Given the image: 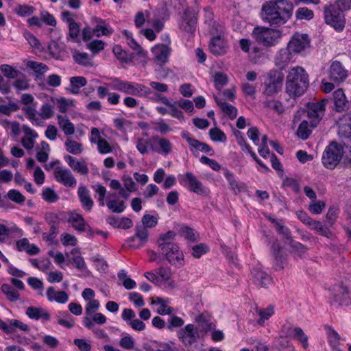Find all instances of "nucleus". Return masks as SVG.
I'll return each mask as SVG.
<instances>
[{"mask_svg": "<svg viewBox=\"0 0 351 351\" xmlns=\"http://www.w3.org/2000/svg\"><path fill=\"white\" fill-rule=\"evenodd\" d=\"M112 86L113 88L123 92L125 94L132 95H147L151 93V90L146 87L145 86L136 84L134 86L132 83L121 81L119 78H113L112 79Z\"/></svg>", "mask_w": 351, "mask_h": 351, "instance_id": "8", "label": "nucleus"}, {"mask_svg": "<svg viewBox=\"0 0 351 351\" xmlns=\"http://www.w3.org/2000/svg\"><path fill=\"white\" fill-rule=\"evenodd\" d=\"M223 175L228 180L231 189L235 195H237L241 191V187L238 184V182L235 180L233 173L230 172L228 169H223Z\"/></svg>", "mask_w": 351, "mask_h": 351, "instance_id": "33", "label": "nucleus"}, {"mask_svg": "<svg viewBox=\"0 0 351 351\" xmlns=\"http://www.w3.org/2000/svg\"><path fill=\"white\" fill-rule=\"evenodd\" d=\"M273 223L275 225L276 230L282 234L285 239L288 241L292 239L291 231L289 229L285 226L280 221L274 220Z\"/></svg>", "mask_w": 351, "mask_h": 351, "instance_id": "47", "label": "nucleus"}, {"mask_svg": "<svg viewBox=\"0 0 351 351\" xmlns=\"http://www.w3.org/2000/svg\"><path fill=\"white\" fill-rule=\"evenodd\" d=\"M209 136L210 139L215 142L224 143L227 140L225 133L217 127L209 130Z\"/></svg>", "mask_w": 351, "mask_h": 351, "instance_id": "42", "label": "nucleus"}, {"mask_svg": "<svg viewBox=\"0 0 351 351\" xmlns=\"http://www.w3.org/2000/svg\"><path fill=\"white\" fill-rule=\"evenodd\" d=\"M53 114L52 106L49 104H44L39 112V116L43 119L51 118Z\"/></svg>", "mask_w": 351, "mask_h": 351, "instance_id": "62", "label": "nucleus"}, {"mask_svg": "<svg viewBox=\"0 0 351 351\" xmlns=\"http://www.w3.org/2000/svg\"><path fill=\"white\" fill-rule=\"evenodd\" d=\"M94 34L96 36L99 37L100 36H109L113 32L112 28H108L107 24L99 25H96L93 28Z\"/></svg>", "mask_w": 351, "mask_h": 351, "instance_id": "55", "label": "nucleus"}, {"mask_svg": "<svg viewBox=\"0 0 351 351\" xmlns=\"http://www.w3.org/2000/svg\"><path fill=\"white\" fill-rule=\"evenodd\" d=\"M184 180L187 183L189 189L200 195H208L209 190L203 186L202 182L191 172L185 174Z\"/></svg>", "mask_w": 351, "mask_h": 351, "instance_id": "17", "label": "nucleus"}, {"mask_svg": "<svg viewBox=\"0 0 351 351\" xmlns=\"http://www.w3.org/2000/svg\"><path fill=\"white\" fill-rule=\"evenodd\" d=\"M80 32V26L78 23H70L69 25V36L74 40H77Z\"/></svg>", "mask_w": 351, "mask_h": 351, "instance_id": "60", "label": "nucleus"}, {"mask_svg": "<svg viewBox=\"0 0 351 351\" xmlns=\"http://www.w3.org/2000/svg\"><path fill=\"white\" fill-rule=\"evenodd\" d=\"M69 217L67 221L72 225V226L80 232H84L86 230L87 223L84 217L77 213L70 212L69 213Z\"/></svg>", "mask_w": 351, "mask_h": 351, "instance_id": "26", "label": "nucleus"}, {"mask_svg": "<svg viewBox=\"0 0 351 351\" xmlns=\"http://www.w3.org/2000/svg\"><path fill=\"white\" fill-rule=\"evenodd\" d=\"M308 87V75L301 66L292 68L286 81V92L291 97L295 98L304 93Z\"/></svg>", "mask_w": 351, "mask_h": 351, "instance_id": "2", "label": "nucleus"}, {"mask_svg": "<svg viewBox=\"0 0 351 351\" xmlns=\"http://www.w3.org/2000/svg\"><path fill=\"white\" fill-rule=\"evenodd\" d=\"M293 337L302 343L304 349L308 348V337L300 327H295L293 330Z\"/></svg>", "mask_w": 351, "mask_h": 351, "instance_id": "40", "label": "nucleus"}, {"mask_svg": "<svg viewBox=\"0 0 351 351\" xmlns=\"http://www.w3.org/2000/svg\"><path fill=\"white\" fill-rule=\"evenodd\" d=\"M107 206L110 210L115 213H121L125 208L124 202L123 201L118 202L115 199L108 201L107 202Z\"/></svg>", "mask_w": 351, "mask_h": 351, "instance_id": "51", "label": "nucleus"}, {"mask_svg": "<svg viewBox=\"0 0 351 351\" xmlns=\"http://www.w3.org/2000/svg\"><path fill=\"white\" fill-rule=\"evenodd\" d=\"M148 230L145 226L137 224L135 227V234L128 240L129 247L137 249L143 246L148 240Z\"/></svg>", "mask_w": 351, "mask_h": 351, "instance_id": "13", "label": "nucleus"}, {"mask_svg": "<svg viewBox=\"0 0 351 351\" xmlns=\"http://www.w3.org/2000/svg\"><path fill=\"white\" fill-rule=\"evenodd\" d=\"M220 27L218 25H214L213 28L210 30V33L213 37L209 43V49L210 52L216 56H221L227 52L228 46L227 42L218 34Z\"/></svg>", "mask_w": 351, "mask_h": 351, "instance_id": "10", "label": "nucleus"}, {"mask_svg": "<svg viewBox=\"0 0 351 351\" xmlns=\"http://www.w3.org/2000/svg\"><path fill=\"white\" fill-rule=\"evenodd\" d=\"M71 254L73 255V257L70 258V261L75 268L82 269L85 267L86 264L84 258L81 256L78 250L73 249Z\"/></svg>", "mask_w": 351, "mask_h": 351, "instance_id": "37", "label": "nucleus"}, {"mask_svg": "<svg viewBox=\"0 0 351 351\" xmlns=\"http://www.w3.org/2000/svg\"><path fill=\"white\" fill-rule=\"evenodd\" d=\"M176 229L178 233L186 239L193 242L197 240L194 230L191 228L184 225H178Z\"/></svg>", "mask_w": 351, "mask_h": 351, "instance_id": "34", "label": "nucleus"}, {"mask_svg": "<svg viewBox=\"0 0 351 351\" xmlns=\"http://www.w3.org/2000/svg\"><path fill=\"white\" fill-rule=\"evenodd\" d=\"M228 78L227 75L221 73L217 72L214 75V82L215 88L220 90L228 83Z\"/></svg>", "mask_w": 351, "mask_h": 351, "instance_id": "46", "label": "nucleus"}, {"mask_svg": "<svg viewBox=\"0 0 351 351\" xmlns=\"http://www.w3.org/2000/svg\"><path fill=\"white\" fill-rule=\"evenodd\" d=\"M311 133V129L308 128V123L307 121H302L299 125L297 130L298 136L302 140H306L308 138Z\"/></svg>", "mask_w": 351, "mask_h": 351, "instance_id": "44", "label": "nucleus"}, {"mask_svg": "<svg viewBox=\"0 0 351 351\" xmlns=\"http://www.w3.org/2000/svg\"><path fill=\"white\" fill-rule=\"evenodd\" d=\"M293 10V5L288 0H271L263 4L261 14L271 26H280L291 18Z\"/></svg>", "mask_w": 351, "mask_h": 351, "instance_id": "1", "label": "nucleus"}, {"mask_svg": "<svg viewBox=\"0 0 351 351\" xmlns=\"http://www.w3.org/2000/svg\"><path fill=\"white\" fill-rule=\"evenodd\" d=\"M1 291L6 295L7 298L11 302L16 301L20 296L19 292L8 284H3L1 287Z\"/></svg>", "mask_w": 351, "mask_h": 351, "instance_id": "36", "label": "nucleus"}, {"mask_svg": "<svg viewBox=\"0 0 351 351\" xmlns=\"http://www.w3.org/2000/svg\"><path fill=\"white\" fill-rule=\"evenodd\" d=\"M141 221L142 224L141 225L145 226V227L147 229L148 228L155 227L158 223V219L153 215L146 214L143 217Z\"/></svg>", "mask_w": 351, "mask_h": 351, "instance_id": "57", "label": "nucleus"}, {"mask_svg": "<svg viewBox=\"0 0 351 351\" xmlns=\"http://www.w3.org/2000/svg\"><path fill=\"white\" fill-rule=\"evenodd\" d=\"M325 21L337 31H341L345 27V19L343 12L335 5H326L324 8Z\"/></svg>", "mask_w": 351, "mask_h": 351, "instance_id": "6", "label": "nucleus"}, {"mask_svg": "<svg viewBox=\"0 0 351 351\" xmlns=\"http://www.w3.org/2000/svg\"><path fill=\"white\" fill-rule=\"evenodd\" d=\"M42 196L43 198L49 203H54L59 199L58 195L51 188L43 189Z\"/></svg>", "mask_w": 351, "mask_h": 351, "instance_id": "49", "label": "nucleus"}, {"mask_svg": "<svg viewBox=\"0 0 351 351\" xmlns=\"http://www.w3.org/2000/svg\"><path fill=\"white\" fill-rule=\"evenodd\" d=\"M284 81V74L282 71L272 69L267 75L263 83L264 89L263 95L265 96H273L280 91Z\"/></svg>", "mask_w": 351, "mask_h": 351, "instance_id": "5", "label": "nucleus"}, {"mask_svg": "<svg viewBox=\"0 0 351 351\" xmlns=\"http://www.w3.org/2000/svg\"><path fill=\"white\" fill-rule=\"evenodd\" d=\"M87 48L95 54L104 49V43L100 40H95L87 45Z\"/></svg>", "mask_w": 351, "mask_h": 351, "instance_id": "58", "label": "nucleus"}, {"mask_svg": "<svg viewBox=\"0 0 351 351\" xmlns=\"http://www.w3.org/2000/svg\"><path fill=\"white\" fill-rule=\"evenodd\" d=\"M0 70L3 76L8 79H15L21 73L19 70L15 69L13 66L7 64H1L0 66Z\"/></svg>", "mask_w": 351, "mask_h": 351, "instance_id": "38", "label": "nucleus"}, {"mask_svg": "<svg viewBox=\"0 0 351 351\" xmlns=\"http://www.w3.org/2000/svg\"><path fill=\"white\" fill-rule=\"evenodd\" d=\"M40 20L47 25L53 27H55L57 23L55 17L47 11L41 12Z\"/></svg>", "mask_w": 351, "mask_h": 351, "instance_id": "63", "label": "nucleus"}, {"mask_svg": "<svg viewBox=\"0 0 351 351\" xmlns=\"http://www.w3.org/2000/svg\"><path fill=\"white\" fill-rule=\"evenodd\" d=\"M47 297L49 301L56 302L60 304H65L69 300L68 294L64 291L56 292L53 287H49L47 290Z\"/></svg>", "mask_w": 351, "mask_h": 351, "instance_id": "27", "label": "nucleus"}, {"mask_svg": "<svg viewBox=\"0 0 351 351\" xmlns=\"http://www.w3.org/2000/svg\"><path fill=\"white\" fill-rule=\"evenodd\" d=\"M178 337L185 347H189L197 342L199 332L195 325L189 324L178 331Z\"/></svg>", "mask_w": 351, "mask_h": 351, "instance_id": "11", "label": "nucleus"}, {"mask_svg": "<svg viewBox=\"0 0 351 351\" xmlns=\"http://www.w3.org/2000/svg\"><path fill=\"white\" fill-rule=\"evenodd\" d=\"M157 64L162 66L169 59L171 49L166 45H156L152 49Z\"/></svg>", "mask_w": 351, "mask_h": 351, "instance_id": "21", "label": "nucleus"}, {"mask_svg": "<svg viewBox=\"0 0 351 351\" xmlns=\"http://www.w3.org/2000/svg\"><path fill=\"white\" fill-rule=\"evenodd\" d=\"M8 197L18 204H22L24 202L25 198L22 193L15 189L10 190L8 193Z\"/></svg>", "mask_w": 351, "mask_h": 351, "instance_id": "56", "label": "nucleus"}, {"mask_svg": "<svg viewBox=\"0 0 351 351\" xmlns=\"http://www.w3.org/2000/svg\"><path fill=\"white\" fill-rule=\"evenodd\" d=\"M35 10L32 6L24 4L19 5L14 8V12L20 16H27L31 15Z\"/></svg>", "mask_w": 351, "mask_h": 351, "instance_id": "50", "label": "nucleus"}, {"mask_svg": "<svg viewBox=\"0 0 351 351\" xmlns=\"http://www.w3.org/2000/svg\"><path fill=\"white\" fill-rule=\"evenodd\" d=\"M255 311L260 316V319L257 322L261 326H263L265 321L268 319L274 313L273 306H269L266 308H260L256 306L255 308Z\"/></svg>", "mask_w": 351, "mask_h": 351, "instance_id": "35", "label": "nucleus"}, {"mask_svg": "<svg viewBox=\"0 0 351 351\" xmlns=\"http://www.w3.org/2000/svg\"><path fill=\"white\" fill-rule=\"evenodd\" d=\"M27 66L32 69L38 75H43L49 69L46 64L36 61H28L27 62Z\"/></svg>", "mask_w": 351, "mask_h": 351, "instance_id": "43", "label": "nucleus"}, {"mask_svg": "<svg viewBox=\"0 0 351 351\" xmlns=\"http://www.w3.org/2000/svg\"><path fill=\"white\" fill-rule=\"evenodd\" d=\"M53 176L56 180L67 187H74L77 181L69 169L57 167L54 169Z\"/></svg>", "mask_w": 351, "mask_h": 351, "instance_id": "14", "label": "nucleus"}, {"mask_svg": "<svg viewBox=\"0 0 351 351\" xmlns=\"http://www.w3.org/2000/svg\"><path fill=\"white\" fill-rule=\"evenodd\" d=\"M192 250V256L199 258L208 251V247L204 243H200L193 247Z\"/></svg>", "mask_w": 351, "mask_h": 351, "instance_id": "59", "label": "nucleus"}, {"mask_svg": "<svg viewBox=\"0 0 351 351\" xmlns=\"http://www.w3.org/2000/svg\"><path fill=\"white\" fill-rule=\"evenodd\" d=\"M152 351H178L177 348L173 346V343L154 342L152 345Z\"/></svg>", "mask_w": 351, "mask_h": 351, "instance_id": "52", "label": "nucleus"}, {"mask_svg": "<svg viewBox=\"0 0 351 351\" xmlns=\"http://www.w3.org/2000/svg\"><path fill=\"white\" fill-rule=\"evenodd\" d=\"M329 99L330 100L329 103H333V109L337 112H346L350 108V102L341 88L335 91L333 99Z\"/></svg>", "mask_w": 351, "mask_h": 351, "instance_id": "18", "label": "nucleus"}, {"mask_svg": "<svg viewBox=\"0 0 351 351\" xmlns=\"http://www.w3.org/2000/svg\"><path fill=\"white\" fill-rule=\"evenodd\" d=\"M330 291L332 303H337L340 306H347L350 303L349 291L342 282L334 285Z\"/></svg>", "mask_w": 351, "mask_h": 351, "instance_id": "12", "label": "nucleus"}, {"mask_svg": "<svg viewBox=\"0 0 351 351\" xmlns=\"http://www.w3.org/2000/svg\"><path fill=\"white\" fill-rule=\"evenodd\" d=\"M293 53L287 47L281 49L275 58V64L280 71L285 69L292 62Z\"/></svg>", "mask_w": 351, "mask_h": 351, "instance_id": "20", "label": "nucleus"}, {"mask_svg": "<svg viewBox=\"0 0 351 351\" xmlns=\"http://www.w3.org/2000/svg\"><path fill=\"white\" fill-rule=\"evenodd\" d=\"M265 107L269 108L275 110L276 112L281 114L284 112L285 109L282 102L275 100H265L263 102Z\"/></svg>", "mask_w": 351, "mask_h": 351, "instance_id": "53", "label": "nucleus"}, {"mask_svg": "<svg viewBox=\"0 0 351 351\" xmlns=\"http://www.w3.org/2000/svg\"><path fill=\"white\" fill-rule=\"evenodd\" d=\"M330 101L328 98H324L319 101L308 104L307 115L311 119V128H315L319 124L324 116L326 104Z\"/></svg>", "mask_w": 351, "mask_h": 351, "instance_id": "9", "label": "nucleus"}, {"mask_svg": "<svg viewBox=\"0 0 351 351\" xmlns=\"http://www.w3.org/2000/svg\"><path fill=\"white\" fill-rule=\"evenodd\" d=\"M268 137L267 135H263L261 138V146L258 148V154L263 158H267L270 155V151L267 145Z\"/></svg>", "mask_w": 351, "mask_h": 351, "instance_id": "54", "label": "nucleus"}, {"mask_svg": "<svg viewBox=\"0 0 351 351\" xmlns=\"http://www.w3.org/2000/svg\"><path fill=\"white\" fill-rule=\"evenodd\" d=\"M66 151L72 154H78L82 153L83 148L82 145L75 141L67 139L65 141Z\"/></svg>", "mask_w": 351, "mask_h": 351, "instance_id": "41", "label": "nucleus"}, {"mask_svg": "<svg viewBox=\"0 0 351 351\" xmlns=\"http://www.w3.org/2000/svg\"><path fill=\"white\" fill-rule=\"evenodd\" d=\"M197 11L193 8H189L185 10V19L181 27L186 32L193 34L196 29Z\"/></svg>", "mask_w": 351, "mask_h": 351, "instance_id": "19", "label": "nucleus"}, {"mask_svg": "<svg viewBox=\"0 0 351 351\" xmlns=\"http://www.w3.org/2000/svg\"><path fill=\"white\" fill-rule=\"evenodd\" d=\"M191 142L193 143L190 148L191 152H193L194 149H197L205 152L210 156H213L214 154V150L209 145L200 142L198 140L191 141Z\"/></svg>", "mask_w": 351, "mask_h": 351, "instance_id": "39", "label": "nucleus"}, {"mask_svg": "<svg viewBox=\"0 0 351 351\" xmlns=\"http://www.w3.org/2000/svg\"><path fill=\"white\" fill-rule=\"evenodd\" d=\"M48 51L50 55L58 59L60 56V49L59 45L56 41H51L48 45Z\"/></svg>", "mask_w": 351, "mask_h": 351, "instance_id": "64", "label": "nucleus"}, {"mask_svg": "<svg viewBox=\"0 0 351 351\" xmlns=\"http://www.w3.org/2000/svg\"><path fill=\"white\" fill-rule=\"evenodd\" d=\"M50 230L49 232H43V239L47 241L53 242L54 239L56 237L58 234V228L59 226H49Z\"/></svg>", "mask_w": 351, "mask_h": 351, "instance_id": "61", "label": "nucleus"}, {"mask_svg": "<svg viewBox=\"0 0 351 351\" xmlns=\"http://www.w3.org/2000/svg\"><path fill=\"white\" fill-rule=\"evenodd\" d=\"M313 16V12L306 7L299 8L295 12V17L299 20H311Z\"/></svg>", "mask_w": 351, "mask_h": 351, "instance_id": "48", "label": "nucleus"}, {"mask_svg": "<svg viewBox=\"0 0 351 351\" xmlns=\"http://www.w3.org/2000/svg\"><path fill=\"white\" fill-rule=\"evenodd\" d=\"M87 83L86 79L82 76L71 77L70 78V88L68 90L74 95L80 93V88Z\"/></svg>", "mask_w": 351, "mask_h": 351, "instance_id": "29", "label": "nucleus"}, {"mask_svg": "<svg viewBox=\"0 0 351 351\" xmlns=\"http://www.w3.org/2000/svg\"><path fill=\"white\" fill-rule=\"evenodd\" d=\"M252 36L258 43L271 47L278 43L281 37V32L276 29L258 26L254 28Z\"/></svg>", "mask_w": 351, "mask_h": 351, "instance_id": "4", "label": "nucleus"}, {"mask_svg": "<svg viewBox=\"0 0 351 351\" xmlns=\"http://www.w3.org/2000/svg\"><path fill=\"white\" fill-rule=\"evenodd\" d=\"M252 275L254 283L259 287H267L271 284V278L260 269H253Z\"/></svg>", "mask_w": 351, "mask_h": 351, "instance_id": "22", "label": "nucleus"}, {"mask_svg": "<svg viewBox=\"0 0 351 351\" xmlns=\"http://www.w3.org/2000/svg\"><path fill=\"white\" fill-rule=\"evenodd\" d=\"M78 196L83 207L90 210L93 206V201L90 198L89 191L86 186H80L78 189Z\"/></svg>", "mask_w": 351, "mask_h": 351, "instance_id": "28", "label": "nucleus"}, {"mask_svg": "<svg viewBox=\"0 0 351 351\" xmlns=\"http://www.w3.org/2000/svg\"><path fill=\"white\" fill-rule=\"evenodd\" d=\"M25 314L29 318L35 320L43 319L48 321L51 318L50 314L45 309L33 306L27 308Z\"/></svg>", "mask_w": 351, "mask_h": 351, "instance_id": "23", "label": "nucleus"}, {"mask_svg": "<svg viewBox=\"0 0 351 351\" xmlns=\"http://www.w3.org/2000/svg\"><path fill=\"white\" fill-rule=\"evenodd\" d=\"M215 101L220 107L221 110L226 114L230 119H234L237 117V109L234 106L217 97L215 98Z\"/></svg>", "mask_w": 351, "mask_h": 351, "instance_id": "30", "label": "nucleus"}, {"mask_svg": "<svg viewBox=\"0 0 351 351\" xmlns=\"http://www.w3.org/2000/svg\"><path fill=\"white\" fill-rule=\"evenodd\" d=\"M310 40L307 34H295L288 43L287 47L293 53H298L309 46Z\"/></svg>", "mask_w": 351, "mask_h": 351, "instance_id": "15", "label": "nucleus"}, {"mask_svg": "<svg viewBox=\"0 0 351 351\" xmlns=\"http://www.w3.org/2000/svg\"><path fill=\"white\" fill-rule=\"evenodd\" d=\"M65 161L69 167L75 171L80 173L82 175H87L88 173V168L84 161H79L76 158L70 155L64 156Z\"/></svg>", "mask_w": 351, "mask_h": 351, "instance_id": "24", "label": "nucleus"}, {"mask_svg": "<svg viewBox=\"0 0 351 351\" xmlns=\"http://www.w3.org/2000/svg\"><path fill=\"white\" fill-rule=\"evenodd\" d=\"M329 79L334 83L339 84L343 82L348 77V71L344 69L342 64L339 61H334L331 63L328 71Z\"/></svg>", "mask_w": 351, "mask_h": 351, "instance_id": "16", "label": "nucleus"}, {"mask_svg": "<svg viewBox=\"0 0 351 351\" xmlns=\"http://www.w3.org/2000/svg\"><path fill=\"white\" fill-rule=\"evenodd\" d=\"M157 243L160 249V254L165 256L169 263L177 267H181L184 265V255L180 251L179 246L169 239L160 241L158 239Z\"/></svg>", "mask_w": 351, "mask_h": 351, "instance_id": "3", "label": "nucleus"}, {"mask_svg": "<svg viewBox=\"0 0 351 351\" xmlns=\"http://www.w3.org/2000/svg\"><path fill=\"white\" fill-rule=\"evenodd\" d=\"M281 245L277 241L274 242L271 250L275 258V269L280 271L284 269V264L286 261L285 256L281 253Z\"/></svg>", "mask_w": 351, "mask_h": 351, "instance_id": "25", "label": "nucleus"}, {"mask_svg": "<svg viewBox=\"0 0 351 351\" xmlns=\"http://www.w3.org/2000/svg\"><path fill=\"white\" fill-rule=\"evenodd\" d=\"M73 58L75 62L80 65L90 66L92 65L89 61L88 55L86 53H80L77 51L73 53Z\"/></svg>", "mask_w": 351, "mask_h": 351, "instance_id": "45", "label": "nucleus"}, {"mask_svg": "<svg viewBox=\"0 0 351 351\" xmlns=\"http://www.w3.org/2000/svg\"><path fill=\"white\" fill-rule=\"evenodd\" d=\"M195 320L198 324L200 330L205 333L214 329L215 327V325L213 322L207 320L203 314L197 316Z\"/></svg>", "mask_w": 351, "mask_h": 351, "instance_id": "32", "label": "nucleus"}, {"mask_svg": "<svg viewBox=\"0 0 351 351\" xmlns=\"http://www.w3.org/2000/svg\"><path fill=\"white\" fill-rule=\"evenodd\" d=\"M58 122L60 127L66 135L69 136L74 134V125L69 121L67 117L58 115Z\"/></svg>", "mask_w": 351, "mask_h": 351, "instance_id": "31", "label": "nucleus"}, {"mask_svg": "<svg viewBox=\"0 0 351 351\" xmlns=\"http://www.w3.org/2000/svg\"><path fill=\"white\" fill-rule=\"evenodd\" d=\"M342 156V147L332 142L326 147L323 153L322 158L323 165L328 169H333L339 164Z\"/></svg>", "mask_w": 351, "mask_h": 351, "instance_id": "7", "label": "nucleus"}]
</instances>
